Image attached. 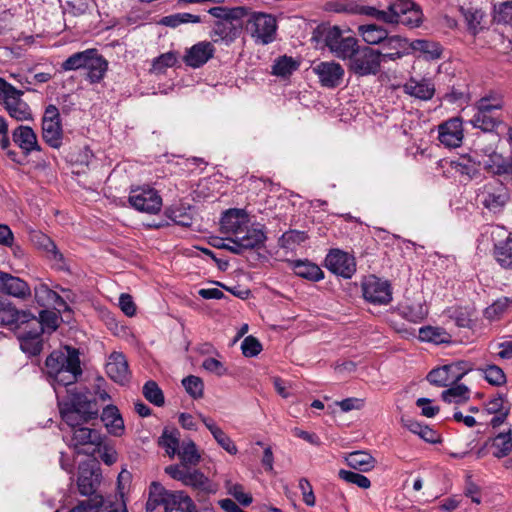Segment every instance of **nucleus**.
I'll use <instances>...</instances> for the list:
<instances>
[{"label": "nucleus", "instance_id": "47", "mask_svg": "<svg viewBox=\"0 0 512 512\" xmlns=\"http://www.w3.org/2000/svg\"><path fill=\"white\" fill-rule=\"evenodd\" d=\"M358 34L369 45H377L384 41V29L376 24L360 25Z\"/></svg>", "mask_w": 512, "mask_h": 512}, {"label": "nucleus", "instance_id": "64", "mask_svg": "<svg viewBox=\"0 0 512 512\" xmlns=\"http://www.w3.org/2000/svg\"><path fill=\"white\" fill-rule=\"evenodd\" d=\"M494 20L497 23L512 24V1H506L495 6Z\"/></svg>", "mask_w": 512, "mask_h": 512}, {"label": "nucleus", "instance_id": "16", "mask_svg": "<svg viewBox=\"0 0 512 512\" xmlns=\"http://www.w3.org/2000/svg\"><path fill=\"white\" fill-rule=\"evenodd\" d=\"M73 431L71 445L74 448L79 447H89V449L79 450V453L84 454H93L96 451L100 450V447L103 444L104 437L102 434L96 430L88 427H84L83 425H78L76 427H71Z\"/></svg>", "mask_w": 512, "mask_h": 512}, {"label": "nucleus", "instance_id": "58", "mask_svg": "<svg viewBox=\"0 0 512 512\" xmlns=\"http://www.w3.org/2000/svg\"><path fill=\"white\" fill-rule=\"evenodd\" d=\"M338 477L348 484H354L361 489H368L371 486L370 480L357 472L341 469L338 472Z\"/></svg>", "mask_w": 512, "mask_h": 512}, {"label": "nucleus", "instance_id": "60", "mask_svg": "<svg viewBox=\"0 0 512 512\" xmlns=\"http://www.w3.org/2000/svg\"><path fill=\"white\" fill-rule=\"evenodd\" d=\"M455 169L461 175L467 176L469 179H477L481 176L479 164L472 161L471 158H463L457 162Z\"/></svg>", "mask_w": 512, "mask_h": 512}, {"label": "nucleus", "instance_id": "63", "mask_svg": "<svg viewBox=\"0 0 512 512\" xmlns=\"http://www.w3.org/2000/svg\"><path fill=\"white\" fill-rule=\"evenodd\" d=\"M103 504V497L101 495H95L94 497L81 501L77 506L72 508L70 512H99Z\"/></svg>", "mask_w": 512, "mask_h": 512}, {"label": "nucleus", "instance_id": "57", "mask_svg": "<svg viewBox=\"0 0 512 512\" xmlns=\"http://www.w3.org/2000/svg\"><path fill=\"white\" fill-rule=\"evenodd\" d=\"M165 215L175 224L183 227L192 225V216L182 207H171L166 209Z\"/></svg>", "mask_w": 512, "mask_h": 512}, {"label": "nucleus", "instance_id": "8", "mask_svg": "<svg viewBox=\"0 0 512 512\" xmlns=\"http://www.w3.org/2000/svg\"><path fill=\"white\" fill-rule=\"evenodd\" d=\"M476 200L489 212L497 214L510 200L509 189L503 182L492 180L477 189Z\"/></svg>", "mask_w": 512, "mask_h": 512}, {"label": "nucleus", "instance_id": "15", "mask_svg": "<svg viewBox=\"0 0 512 512\" xmlns=\"http://www.w3.org/2000/svg\"><path fill=\"white\" fill-rule=\"evenodd\" d=\"M325 267L333 274L345 279L351 278L356 272L355 258L340 249H332L326 255Z\"/></svg>", "mask_w": 512, "mask_h": 512}, {"label": "nucleus", "instance_id": "23", "mask_svg": "<svg viewBox=\"0 0 512 512\" xmlns=\"http://www.w3.org/2000/svg\"><path fill=\"white\" fill-rule=\"evenodd\" d=\"M0 292L22 300L31 296V289L24 280L3 271H0Z\"/></svg>", "mask_w": 512, "mask_h": 512}, {"label": "nucleus", "instance_id": "22", "mask_svg": "<svg viewBox=\"0 0 512 512\" xmlns=\"http://www.w3.org/2000/svg\"><path fill=\"white\" fill-rule=\"evenodd\" d=\"M214 53L215 47L212 42L201 41L186 50L183 61L191 68H199L213 58Z\"/></svg>", "mask_w": 512, "mask_h": 512}, {"label": "nucleus", "instance_id": "29", "mask_svg": "<svg viewBox=\"0 0 512 512\" xmlns=\"http://www.w3.org/2000/svg\"><path fill=\"white\" fill-rule=\"evenodd\" d=\"M12 139L25 155L32 151H40L37 135L30 126L20 125L12 132Z\"/></svg>", "mask_w": 512, "mask_h": 512}, {"label": "nucleus", "instance_id": "50", "mask_svg": "<svg viewBox=\"0 0 512 512\" xmlns=\"http://www.w3.org/2000/svg\"><path fill=\"white\" fill-rule=\"evenodd\" d=\"M202 21L201 17L198 15H194L191 13H176L168 16H164L160 21L159 24L176 28L180 26L181 24H187V23H200Z\"/></svg>", "mask_w": 512, "mask_h": 512}, {"label": "nucleus", "instance_id": "38", "mask_svg": "<svg viewBox=\"0 0 512 512\" xmlns=\"http://www.w3.org/2000/svg\"><path fill=\"white\" fill-rule=\"evenodd\" d=\"M411 52H419L426 60H436L442 55V47L438 42L416 39L410 42Z\"/></svg>", "mask_w": 512, "mask_h": 512}, {"label": "nucleus", "instance_id": "35", "mask_svg": "<svg viewBox=\"0 0 512 512\" xmlns=\"http://www.w3.org/2000/svg\"><path fill=\"white\" fill-rule=\"evenodd\" d=\"M290 264L295 275L303 279L312 282H318L324 279V272L322 269L317 264L309 260H293Z\"/></svg>", "mask_w": 512, "mask_h": 512}, {"label": "nucleus", "instance_id": "7", "mask_svg": "<svg viewBox=\"0 0 512 512\" xmlns=\"http://www.w3.org/2000/svg\"><path fill=\"white\" fill-rule=\"evenodd\" d=\"M24 92L0 78V104L8 115L16 121H32L33 113L27 102L22 99Z\"/></svg>", "mask_w": 512, "mask_h": 512}, {"label": "nucleus", "instance_id": "18", "mask_svg": "<svg viewBox=\"0 0 512 512\" xmlns=\"http://www.w3.org/2000/svg\"><path fill=\"white\" fill-rule=\"evenodd\" d=\"M321 86L329 89L338 87L344 77V69L334 61H322L313 67Z\"/></svg>", "mask_w": 512, "mask_h": 512}, {"label": "nucleus", "instance_id": "12", "mask_svg": "<svg viewBox=\"0 0 512 512\" xmlns=\"http://www.w3.org/2000/svg\"><path fill=\"white\" fill-rule=\"evenodd\" d=\"M17 337L20 341L21 350L30 355L36 356L42 351V328L40 323L36 320V316L31 314L27 319V322L23 324V327H19Z\"/></svg>", "mask_w": 512, "mask_h": 512}, {"label": "nucleus", "instance_id": "52", "mask_svg": "<svg viewBox=\"0 0 512 512\" xmlns=\"http://www.w3.org/2000/svg\"><path fill=\"white\" fill-rule=\"evenodd\" d=\"M308 239V235L304 231L289 230L282 234L278 240V244L284 249H293L295 245H300Z\"/></svg>", "mask_w": 512, "mask_h": 512}, {"label": "nucleus", "instance_id": "11", "mask_svg": "<svg viewBox=\"0 0 512 512\" xmlns=\"http://www.w3.org/2000/svg\"><path fill=\"white\" fill-rule=\"evenodd\" d=\"M128 202L135 210L148 214H157L162 207L158 191L148 185L131 188Z\"/></svg>", "mask_w": 512, "mask_h": 512}, {"label": "nucleus", "instance_id": "20", "mask_svg": "<svg viewBox=\"0 0 512 512\" xmlns=\"http://www.w3.org/2000/svg\"><path fill=\"white\" fill-rule=\"evenodd\" d=\"M185 486L191 487L196 491V498L198 501L203 500L206 496L217 492V486L198 469H191L189 467L184 481Z\"/></svg>", "mask_w": 512, "mask_h": 512}, {"label": "nucleus", "instance_id": "17", "mask_svg": "<svg viewBox=\"0 0 512 512\" xmlns=\"http://www.w3.org/2000/svg\"><path fill=\"white\" fill-rule=\"evenodd\" d=\"M461 118L453 117L438 126V140L447 148L460 147L464 138Z\"/></svg>", "mask_w": 512, "mask_h": 512}, {"label": "nucleus", "instance_id": "10", "mask_svg": "<svg viewBox=\"0 0 512 512\" xmlns=\"http://www.w3.org/2000/svg\"><path fill=\"white\" fill-rule=\"evenodd\" d=\"M422 11L411 0H395L386 10V22L418 27L422 23Z\"/></svg>", "mask_w": 512, "mask_h": 512}, {"label": "nucleus", "instance_id": "46", "mask_svg": "<svg viewBox=\"0 0 512 512\" xmlns=\"http://www.w3.org/2000/svg\"><path fill=\"white\" fill-rule=\"evenodd\" d=\"M299 61L283 55L275 59L272 66V74L278 77H288L299 68Z\"/></svg>", "mask_w": 512, "mask_h": 512}, {"label": "nucleus", "instance_id": "28", "mask_svg": "<svg viewBox=\"0 0 512 512\" xmlns=\"http://www.w3.org/2000/svg\"><path fill=\"white\" fill-rule=\"evenodd\" d=\"M33 242L35 245L47 253V257L55 262L57 269L69 270L63 254L58 250L54 241L43 233H36L33 235Z\"/></svg>", "mask_w": 512, "mask_h": 512}, {"label": "nucleus", "instance_id": "32", "mask_svg": "<svg viewBox=\"0 0 512 512\" xmlns=\"http://www.w3.org/2000/svg\"><path fill=\"white\" fill-rule=\"evenodd\" d=\"M101 421L111 435L118 437L124 433V421L119 409L115 405H107L103 409Z\"/></svg>", "mask_w": 512, "mask_h": 512}, {"label": "nucleus", "instance_id": "25", "mask_svg": "<svg viewBox=\"0 0 512 512\" xmlns=\"http://www.w3.org/2000/svg\"><path fill=\"white\" fill-rule=\"evenodd\" d=\"M107 375L116 383L124 385L130 379L128 362L125 356L119 352H113L106 364Z\"/></svg>", "mask_w": 512, "mask_h": 512}, {"label": "nucleus", "instance_id": "4", "mask_svg": "<svg viewBox=\"0 0 512 512\" xmlns=\"http://www.w3.org/2000/svg\"><path fill=\"white\" fill-rule=\"evenodd\" d=\"M504 105L500 95L490 94L480 98L476 104V113L470 120L474 128L484 132L494 131L501 123L500 111Z\"/></svg>", "mask_w": 512, "mask_h": 512}, {"label": "nucleus", "instance_id": "3", "mask_svg": "<svg viewBox=\"0 0 512 512\" xmlns=\"http://www.w3.org/2000/svg\"><path fill=\"white\" fill-rule=\"evenodd\" d=\"M58 406L62 420L70 427L84 425L99 414L96 400L77 391L76 387L67 388V396L58 402Z\"/></svg>", "mask_w": 512, "mask_h": 512}, {"label": "nucleus", "instance_id": "9", "mask_svg": "<svg viewBox=\"0 0 512 512\" xmlns=\"http://www.w3.org/2000/svg\"><path fill=\"white\" fill-rule=\"evenodd\" d=\"M472 370V363L464 360L456 361L432 369L427 375V380L437 387H448L459 382Z\"/></svg>", "mask_w": 512, "mask_h": 512}, {"label": "nucleus", "instance_id": "45", "mask_svg": "<svg viewBox=\"0 0 512 512\" xmlns=\"http://www.w3.org/2000/svg\"><path fill=\"white\" fill-rule=\"evenodd\" d=\"M493 456L496 458L506 457L512 450V431L498 433L492 439Z\"/></svg>", "mask_w": 512, "mask_h": 512}, {"label": "nucleus", "instance_id": "31", "mask_svg": "<svg viewBox=\"0 0 512 512\" xmlns=\"http://www.w3.org/2000/svg\"><path fill=\"white\" fill-rule=\"evenodd\" d=\"M237 239L244 250H252L264 247L267 236L263 226L250 227L243 229L241 234L237 235Z\"/></svg>", "mask_w": 512, "mask_h": 512}, {"label": "nucleus", "instance_id": "56", "mask_svg": "<svg viewBox=\"0 0 512 512\" xmlns=\"http://www.w3.org/2000/svg\"><path fill=\"white\" fill-rule=\"evenodd\" d=\"M182 385L193 399H200L203 397L204 383L200 377L189 375L182 380Z\"/></svg>", "mask_w": 512, "mask_h": 512}, {"label": "nucleus", "instance_id": "1", "mask_svg": "<svg viewBox=\"0 0 512 512\" xmlns=\"http://www.w3.org/2000/svg\"><path fill=\"white\" fill-rule=\"evenodd\" d=\"M46 372L54 385L70 387L82 375L79 351L66 346L65 351H53L45 361Z\"/></svg>", "mask_w": 512, "mask_h": 512}, {"label": "nucleus", "instance_id": "33", "mask_svg": "<svg viewBox=\"0 0 512 512\" xmlns=\"http://www.w3.org/2000/svg\"><path fill=\"white\" fill-rule=\"evenodd\" d=\"M418 339L421 342L435 345L450 344L453 342L451 334L443 327L426 325L418 330Z\"/></svg>", "mask_w": 512, "mask_h": 512}, {"label": "nucleus", "instance_id": "30", "mask_svg": "<svg viewBox=\"0 0 512 512\" xmlns=\"http://www.w3.org/2000/svg\"><path fill=\"white\" fill-rule=\"evenodd\" d=\"M443 316L453 321L459 328L472 329L475 326L473 320L474 309L469 306L453 305L445 308Z\"/></svg>", "mask_w": 512, "mask_h": 512}, {"label": "nucleus", "instance_id": "6", "mask_svg": "<svg viewBox=\"0 0 512 512\" xmlns=\"http://www.w3.org/2000/svg\"><path fill=\"white\" fill-rule=\"evenodd\" d=\"M247 16L245 31L256 45H268L275 41L278 25L273 15L248 11Z\"/></svg>", "mask_w": 512, "mask_h": 512}, {"label": "nucleus", "instance_id": "27", "mask_svg": "<svg viewBox=\"0 0 512 512\" xmlns=\"http://www.w3.org/2000/svg\"><path fill=\"white\" fill-rule=\"evenodd\" d=\"M247 223V214L242 209L226 210L220 220L221 229L224 233H230L233 236L241 234Z\"/></svg>", "mask_w": 512, "mask_h": 512}, {"label": "nucleus", "instance_id": "13", "mask_svg": "<svg viewBox=\"0 0 512 512\" xmlns=\"http://www.w3.org/2000/svg\"><path fill=\"white\" fill-rule=\"evenodd\" d=\"M326 10L384 21V10L375 6L366 5L362 0H332L326 3Z\"/></svg>", "mask_w": 512, "mask_h": 512}, {"label": "nucleus", "instance_id": "34", "mask_svg": "<svg viewBox=\"0 0 512 512\" xmlns=\"http://www.w3.org/2000/svg\"><path fill=\"white\" fill-rule=\"evenodd\" d=\"M411 53L410 42L401 36L386 34V62L395 61Z\"/></svg>", "mask_w": 512, "mask_h": 512}, {"label": "nucleus", "instance_id": "48", "mask_svg": "<svg viewBox=\"0 0 512 512\" xmlns=\"http://www.w3.org/2000/svg\"><path fill=\"white\" fill-rule=\"evenodd\" d=\"M159 445L166 450L170 457H173L178 452L179 431L175 428H165L159 438Z\"/></svg>", "mask_w": 512, "mask_h": 512}, {"label": "nucleus", "instance_id": "55", "mask_svg": "<svg viewBox=\"0 0 512 512\" xmlns=\"http://www.w3.org/2000/svg\"><path fill=\"white\" fill-rule=\"evenodd\" d=\"M510 412L511 405L507 399V395L504 393H496L495 396L490 398L485 404V410L488 414H498L505 410Z\"/></svg>", "mask_w": 512, "mask_h": 512}, {"label": "nucleus", "instance_id": "2", "mask_svg": "<svg viewBox=\"0 0 512 512\" xmlns=\"http://www.w3.org/2000/svg\"><path fill=\"white\" fill-rule=\"evenodd\" d=\"M208 13L217 19L210 32L212 43H224L229 46L241 35L242 19L248 15V9L243 6H215L210 8Z\"/></svg>", "mask_w": 512, "mask_h": 512}, {"label": "nucleus", "instance_id": "62", "mask_svg": "<svg viewBox=\"0 0 512 512\" xmlns=\"http://www.w3.org/2000/svg\"><path fill=\"white\" fill-rule=\"evenodd\" d=\"M87 52H89V49L73 53L61 64V69L63 71H76L83 69Z\"/></svg>", "mask_w": 512, "mask_h": 512}, {"label": "nucleus", "instance_id": "26", "mask_svg": "<svg viewBox=\"0 0 512 512\" xmlns=\"http://www.w3.org/2000/svg\"><path fill=\"white\" fill-rule=\"evenodd\" d=\"M101 474L98 470L89 465H83L79 468L77 480L79 493L83 496H92L96 494V489L100 484Z\"/></svg>", "mask_w": 512, "mask_h": 512}, {"label": "nucleus", "instance_id": "53", "mask_svg": "<svg viewBox=\"0 0 512 512\" xmlns=\"http://www.w3.org/2000/svg\"><path fill=\"white\" fill-rule=\"evenodd\" d=\"M144 397L155 406H163L165 403L164 394L159 385L153 381H147L143 386Z\"/></svg>", "mask_w": 512, "mask_h": 512}, {"label": "nucleus", "instance_id": "37", "mask_svg": "<svg viewBox=\"0 0 512 512\" xmlns=\"http://www.w3.org/2000/svg\"><path fill=\"white\" fill-rule=\"evenodd\" d=\"M162 506L172 507L181 512H198L192 498L183 491H170Z\"/></svg>", "mask_w": 512, "mask_h": 512}, {"label": "nucleus", "instance_id": "24", "mask_svg": "<svg viewBox=\"0 0 512 512\" xmlns=\"http://www.w3.org/2000/svg\"><path fill=\"white\" fill-rule=\"evenodd\" d=\"M404 92L416 99L429 101L435 95V84L431 78L422 77L420 79L411 77L404 85Z\"/></svg>", "mask_w": 512, "mask_h": 512}, {"label": "nucleus", "instance_id": "19", "mask_svg": "<svg viewBox=\"0 0 512 512\" xmlns=\"http://www.w3.org/2000/svg\"><path fill=\"white\" fill-rule=\"evenodd\" d=\"M31 314L28 310H18L11 302L0 297V326L18 331Z\"/></svg>", "mask_w": 512, "mask_h": 512}, {"label": "nucleus", "instance_id": "59", "mask_svg": "<svg viewBox=\"0 0 512 512\" xmlns=\"http://www.w3.org/2000/svg\"><path fill=\"white\" fill-rule=\"evenodd\" d=\"M510 302L508 297L497 299L484 310V317L490 321L499 319L508 308Z\"/></svg>", "mask_w": 512, "mask_h": 512}, {"label": "nucleus", "instance_id": "14", "mask_svg": "<svg viewBox=\"0 0 512 512\" xmlns=\"http://www.w3.org/2000/svg\"><path fill=\"white\" fill-rule=\"evenodd\" d=\"M381 56L379 49L358 47L357 52L350 58V67L358 75L375 74L380 68Z\"/></svg>", "mask_w": 512, "mask_h": 512}, {"label": "nucleus", "instance_id": "49", "mask_svg": "<svg viewBox=\"0 0 512 512\" xmlns=\"http://www.w3.org/2000/svg\"><path fill=\"white\" fill-rule=\"evenodd\" d=\"M469 388L464 384L451 385L441 394L443 401L448 403H461L469 399Z\"/></svg>", "mask_w": 512, "mask_h": 512}, {"label": "nucleus", "instance_id": "40", "mask_svg": "<svg viewBox=\"0 0 512 512\" xmlns=\"http://www.w3.org/2000/svg\"><path fill=\"white\" fill-rule=\"evenodd\" d=\"M34 293L35 299L38 303L49 301L55 306L59 307V310L62 309L63 312H71V309L66 301L57 292L51 290L47 285L40 284L39 286L35 287Z\"/></svg>", "mask_w": 512, "mask_h": 512}, {"label": "nucleus", "instance_id": "54", "mask_svg": "<svg viewBox=\"0 0 512 512\" xmlns=\"http://www.w3.org/2000/svg\"><path fill=\"white\" fill-rule=\"evenodd\" d=\"M403 315L410 322L419 323L427 317L428 307L425 303H412L403 308Z\"/></svg>", "mask_w": 512, "mask_h": 512}, {"label": "nucleus", "instance_id": "61", "mask_svg": "<svg viewBox=\"0 0 512 512\" xmlns=\"http://www.w3.org/2000/svg\"><path fill=\"white\" fill-rule=\"evenodd\" d=\"M485 380L493 386H501L506 383V375L504 371L497 365H488L481 369Z\"/></svg>", "mask_w": 512, "mask_h": 512}, {"label": "nucleus", "instance_id": "43", "mask_svg": "<svg viewBox=\"0 0 512 512\" xmlns=\"http://www.w3.org/2000/svg\"><path fill=\"white\" fill-rule=\"evenodd\" d=\"M510 157L505 158L502 154L493 151L489 154L484 163V168L496 176L508 175Z\"/></svg>", "mask_w": 512, "mask_h": 512}, {"label": "nucleus", "instance_id": "5", "mask_svg": "<svg viewBox=\"0 0 512 512\" xmlns=\"http://www.w3.org/2000/svg\"><path fill=\"white\" fill-rule=\"evenodd\" d=\"M314 39L322 40L337 58L350 59L357 52L358 40L355 37H343L337 26L320 25L314 32Z\"/></svg>", "mask_w": 512, "mask_h": 512}, {"label": "nucleus", "instance_id": "42", "mask_svg": "<svg viewBox=\"0 0 512 512\" xmlns=\"http://www.w3.org/2000/svg\"><path fill=\"white\" fill-rule=\"evenodd\" d=\"M346 464L354 470L367 472L374 467V458L365 451H353L345 456Z\"/></svg>", "mask_w": 512, "mask_h": 512}, {"label": "nucleus", "instance_id": "44", "mask_svg": "<svg viewBox=\"0 0 512 512\" xmlns=\"http://www.w3.org/2000/svg\"><path fill=\"white\" fill-rule=\"evenodd\" d=\"M493 254L502 268L512 270V237L496 244Z\"/></svg>", "mask_w": 512, "mask_h": 512}, {"label": "nucleus", "instance_id": "36", "mask_svg": "<svg viewBox=\"0 0 512 512\" xmlns=\"http://www.w3.org/2000/svg\"><path fill=\"white\" fill-rule=\"evenodd\" d=\"M364 298L373 304L384 303V282L374 275L365 278L362 284Z\"/></svg>", "mask_w": 512, "mask_h": 512}, {"label": "nucleus", "instance_id": "51", "mask_svg": "<svg viewBox=\"0 0 512 512\" xmlns=\"http://www.w3.org/2000/svg\"><path fill=\"white\" fill-rule=\"evenodd\" d=\"M183 466H195L200 462V454L198 453L196 444L193 441L183 443L178 451Z\"/></svg>", "mask_w": 512, "mask_h": 512}, {"label": "nucleus", "instance_id": "39", "mask_svg": "<svg viewBox=\"0 0 512 512\" xmlns=\"http://www.w3.org/2000/svg\"><path fill=\"white\" fill-rule=\"evenodd\" d=\"M42 138L51 148L59 149L63 141L61 122H42Z\"/></svg>", "mask_w": 512, "mask_h": 512}, {"label": "nucleus", "instance_id": "41", "mask_svg": "<svg viewBox=\"0 0 512 512\" xmlns=\"http://www.w3.org/2000/svg\"><path fill=\"white\" fill-rule=\"evenodd\" d=\"M403 424L410 432L418 435L428 443L435 444L440 442V434L427 425H424L414 419L403 420Z\"/></svg>", "mask_w": 512, "mask_h": 512}, {"label": "nucleus", "instance_id": "21", "mask_svg": "<svg viewBox=\"0 0 512 512\" xmlns=\"http://www.w3.org/2000/svg\"><path fill=\"white\" fill-rule=\"evenodd\" d=\"M83 69L87 71L86 79L91 84H96L104 78L108 70V62L97 49L90 48Z\"/></svg>", "mask_w": 512, "mask_h": 512}]
</instances>
